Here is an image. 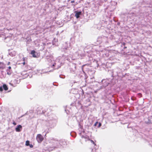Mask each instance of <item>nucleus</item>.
Wrapping results in <instances>:
<instances>
[{"label": "nucleus", "instance_id": "nucleus-1", "mask_svg": "<svg viewBox=\"0 0 152 152\" xmlns=\"http://www.w3.org/2000/svg\"><path fill=\"white\" fill-rule=\"evenodd\" d=\"M36 139L38 142L40 143L43 140L44 138L42 135L38 134L37 136Z\"/></svg>", "mask_w": 152, "mask_h": 152}, {"label": "nucleus", "instance_id": "nucleus-2", "mask_svg": "<svg viewBox=\"0 0 152 152\" xmlns=\"http://www.w3.org/2000/svg\"><path fill=\"white\" fill-rule=\"evenodd\" d=\"M75 12V16L77 18H79L80 15L81 14V11L77 12V11H76Z\"/></svg>", "mask_w": 152, "mask_h": 152}, {"label": "nucleus", "instance_id": "nucleus-3", "mask_svg": "<svg viewBox=\"0 0 152 152\" xmlns=\"http://www.w3.org/2000/svg\"><path fill=\"white\" fill-rule=\"evenodd\" d=\"M22 128V126L20 125H18L17 127L15 128V129L17 132H20V131Z\"/></svg>", "mask_w": 152, "mask_h": 152}, {"label": "nucleus", "instance_id": "nucleus-4", "mask_svg": "<svg viewBox=\"0 0 152 152\" xmlns=\"http://www.w3.org/2000/svg\"><path fill=\"white\" fill-rule=\"evenodd\" d=\"M36 52L34 50L31 51V54L32 55V57L34 58H37V56L36 55Z\"/></svg>", "mask_w": 152, "mask_h": 152}, {"label": "nucleus", "instance_id": "nucleus-5", "mask_svg": "<svg viewBox=\"0 0 152 152\" xmlns=\"http://www.w3.org/2000/svg\"><path fill=\"white\" fill-rule=\"evenodd\" d=\"M3 87L5 91H7L8 89V88L7 86L5 84H4L3 85Z\"/></svg>", "mask_w": 152, "mask_h": 152}, {"label": "nucleus", "instance_id": "nucleus-6", "mask_svg": "<svg viewBox=\"0 0 152 152\" xmlns=\"http://www.w3.org/2000/svg\"><path fill=\"white\" fill-rule=\"evenodd\" d=\"M4 64L0 62V69H3L4 68Z\"/></svg>", "mask_w": 152, "mask_h": 152}, {"label": "nucleus", "instance_id": "nucleus-7", "mask_svg": "<svg viewBox=\"0 0 152 152\" xmlns=\"http://www.w3.org/2000/svg\"><path fill=\"white\" fill-rule=\"evenodd\" d=\"M26 145L27 146H28L29 145V141H26Z\"/></svg>", "mask_w": 152, "mask_h": 152}, {"label": "nucleus", "instance_id": "nucleus-8", "mask_svg": "<svg viewBox=\"0 0 152 152\" xmlns=\"http://www.w3.org/2000/svg\"><path fill=\"white\" fill-rule=\"evenodd\" d=\"M3 90V88L1 86L0 87V91H2Z\"/></svg>", "mask_w": 152, "mask_h": 152}, {"label": "nucleus", "instance_id": "nucleus-9", "mask_svg": "<svg viewBox=\"0 0 152 152\" xmlns=\"http://www.w3.org/2000/svg\"><path fill=\"white\" fill-rule=\"evenodd\" d=\"M11 74V72L10 71L7 72V74L8 75H10Z\"/></svg>", "mask_w": 152, "mask_h": 152}, {"label": "nucleus", "instance_id": "nucleus-10", "mask_svg": "<svg viewBox=\"0 0 152 152\" xmlns=\"http://www.w3.org/2000/svg\"><path fill=\"white\" fill-rule=\"evenodd\" d=\"M98 122H96L94 124V126H96L97 124H98Z\"/></svg>", "mask_w": 152, "mask_h": 152}, {"label": "nucleus", "instance_id": "nucleus-11", "mask_svg": "<svg viewBox=\"0 0 152 152\" xmlns=\"http://www.w3.org/2000/svg\"><path fill=\"white\" fill-rule=\"evenodd\" d=\"M101 126V123H99V126H98V127H100Z\"/></svg>", "mask_w": 152, "mask_h": 152}, {"label": "nucleus", "instance_id": "nucleus-12", "mask_svg": "<svg viewBox=\"0 0 152 152\" xmlns=\"http://www.w3.org/2000/svg\"><path fill=\"white\" fill-rule=\"evenodd\" d=\"M23 62H25V58H23Z\"/></svg>", "mask_w": 152, "mask_h": 152}, {"label": "nucleus", "instance_id": "nucleus-13", "mask_svg": "<svg viewBox=\"0 0 152 152\" xmlns=\"http://www.w3.org/2000/svg\"><path fill=\"white\" fill-rule=\"evenodd\" d=\"M13 124L14 125H16V124L15 122H13Z\"/></svg>", "mask_w": 152, "mask_h": 152}, {"label": "nucleus", "instance_id": "nucleus-14", "mask_svg": "<svg viewBox=\"0 0 152 152\" xmlns=\"http://www.w3.org/2000/svg\"><path fill=\"white\" fill-rule=\"evenodd\" d=\"M75 2V1L74 0H73V1H71V3H74Z\"/></svg>", "mask_w": 152, "mask_h": 152}, {"label": "nucleus", "instance_id": "nucleus-15", "mask_svg": "<svg viewBox=\"0 0 152 152\" xmlns=\"http://www.w3.org/2000/svg\"><path fill=\"white\" fill-rule=\"evenodd\" d=\"M8 68L9 69H11V67L10 66H9L8 67Z\"/></svg>", "mask_w": 152, "mask_h": 152}, {"label": "nucleus", "instance_id": "nucleus-16", "mask_svg": "<svg viewBox=\"0 0 152 152\" xmlns=\"http://www.w3.org/2000/svg\"><path fill=\"white\" fill-rule=\"evenodd\" d=\"M125 44H126V43H125V42H123V45H124V46H125Z\"/></svg>", "mask_w": 152, "mask_h": 152}, {"label": "nucleus", "instance_id": "nucleus-17", "mask_svg": "<svg viewBox=\"0 0 152 152\" xmlns=\"http://www.w3.org/2000/svg\"><path fill=\"white\" fill-rule=\"evenodd\" d=\"M23 64L24 65L25 64V62H23Z\"/></svg>", "mask_w": 152, "mask_h": 152}, {"label": "nucleus", "instance_id": "nucleus-18", "mask_svg": "<svg viewBox=\"0 0 152 152\" xmlns=\"http://www.w3.org/2000/svg\"><path fill=\"white\" fill-rule=\"evenodd\" d=\"M91 141L92 143H93L94 144V142L93 140H91Z\"/></svg>", "mask_w": 152, "mask_h": 152}, {"label": "nucleus", "instance_id": "nucleus-19", "mask_svg": "<svg viewBox=\"0 0 152 152\" xmlns=\"http://www.w3.org/2000/svg\"><path fill=\"white\" fill-rule=\"evenodd\" d=\"M10 64V62H9L8 63L7 65H9Z\"/></svg>", "mask_w": 152, "mask_h": 152}, {"label": "nucleus", "instance_id": "nucleus-20", "mask_svg": "<svg viewBox=\"0 0 152 152\" xmlns=\"http://www.w3.org/2000/svg\"><path fill=\"white\" fill-rule=\"evenodd\" d=\"M127 48V47H126V46H125L124 47V49H126Z\"/></svg>", "mask_w": 152, "mask_h": 152}, {"label": "nucleus", "instance_id": "nucleus-21", "mask_svg": "<svg viewBox=\"0 0 152 152\" xmlns=\"http://www.w3.org/2000/svg\"><path fill=\"white\" fill-rule=\"evenodd\" d=\"M56 64V63H55L54 64H53L52 65L53 66H55V65Z\"/></svg>", "mask_w": 152, "mask_h": 152}, {"label": "nucleus", "instance_id": "nucleus-22", "mask_svg": "<svg viewBox=\"0 0 152 152\" xmlns=\"http://www.w3.org/2000/svg\"><path fill=\"white\" fill-rule=\"evenodd\" d=\"M30 147H32V145L31 146H30Z\"/></svg>", "mask_w": 152, "mask_h": 152}]
</instances>
